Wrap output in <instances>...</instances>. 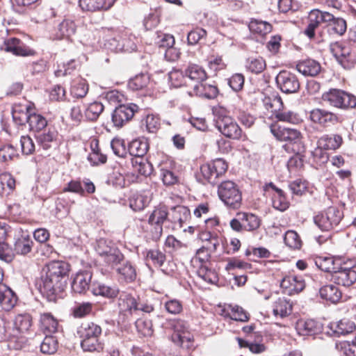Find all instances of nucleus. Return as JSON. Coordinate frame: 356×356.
Instances as JSON below:
<instances>
[{
    "label": "nucleus",
    "mask_w": 356,
    "mask_h": 356,
    "mask_svg": "<svg viewBox=\"0 0 356 356\" xmlns=\"http://www.w3.org/2000/svg\"><path fill=\"white\" fill-rule=\"evenodd\" d=\"M95 250L104 263L112 268H115L124 260V255L122 252L118 248L110 245L104 239L97 241Z\"/></svg>",
    "instance_id": "nucleus-5"
},
{
    "label": "nucleus",
    "mask_w": 356,
    "mask_h": 356,
    "mask_svg": "<svg viewBox=\"0 0 356 356\" xmlns=\"http://www.w3.org/2000/svg\"><path fill=\"white\" fill-rule=\"evenodd\" d=\"M305 146L301 132L291 128V167L300 169L304 165Z\"/></svg>",
    "instance_id": "nucleus-6"
},
{
    "label": "nucleus",
    "mask_w": 356,
    "mask_h": 356,
    "mask_svg": "<svg viewBox=\"0 0 356 356\" xmlns=\"http://www.w3.org/2000/svg\"><path fill=\"white\" fill-rule=\"evenodd\" d=\"M70 271V265L63 261H52L42 268V273L59 281H66Z\"/></svg>",
    "instance_id": "nucleus-15"
},
{
    "label": "nucleus",
    "mask_w": 356,
    "mask_h": 356,
    "mask_svg": "<svg viewBox=\"0 0 356 356\" xmlns=\"http://www.w3.org/2000/svg\"><path fill=\"white\" fill-rule=\"evenodd\" d=\"M324 149L321 145L317 146L314 150L312 152L313 161L318 165L321 166L326 163L329 159L328 154Z\"/></svg>",
    "instance_id": "nucleus-62"
},
{
    "label": "nucleus",
    "mask_w": 356,
    "mask_h": 356,
    "mask_svg": "<svg viewBox=\"0 0 356 356\" xmlns=\"http://www.w3.org/2000/svg\"><path fill=\"white\" fill-rule=\"evenodd\" d=\"M91 152L88 159L94 165L104 164L107 161V155L102 152L97 140H93L90 144Z\"/></svg>",
    "instance_id": "nucleus-36"
},
{
    "label": "nucleus",
    "mask_w": 356,
    "mask_h": 356,
    "mask_svg": "<svg viewBox=\"0 0 356 356\" xmlns=\"http://www.w3.org/2000/svg\"><path fill=\"white\" fill-rule=\"evenodd\" d=\"M169 213L165 205L156 207L148 217V224H155L159 226L163 225L168 220Z\"/></svg>",
    "instance_id": "nucleus-38"
},
{
    "label": "nucleus",
    "mask_w": 356,
    "mask_h": 356,
    "mask_svg": "<svg viewBox=\"0 0 356 356\" xmlns=\"http://www.w3.org/2000/svg\"><path fill=\"white\" fill-rule=\"evenodd\" d=\"M323 99L337 108H348L356 106V97L344 90H329L323 95Z\"/></svg>",
    "instance_id": "nucleus-11"
},
{
    "label": "nucleus",
    "mask_w": 356,
    "mask_h": 356,
    "mask_svg": "<svg viewBox=\"0 0 356 356\" xmlns=\"http://www.w3.org/2000/svg\"><path fill=\"white\" fill-rule=\"evenodd\" d=\"M206 236L204 240L208 241L207 245H204L196 252V254L191 259V266L193 268H200L204 265H207L211 258V252L216 251L219 246V240L216 237L211 236L210 233H205L202 236Z\"/></svg>",
    "instance_id": "nucleus-7"
},
{
    "label": "nucleus",
    "mask_w": 356,
    "mask_h": 356,
    "mask_svg": "<svg viewBox=\"0 0 356 356\" xmlns=\"http://www.w3.org/2000/svg\"><path fill=\"white\" fill-rule=\"evenodd\" d=\"M328 334L333 337H340L352 333L355 330V324L349 319H342L330 323L328 325Z\"/></svg>",
    "instance_id": "nucleus-22"
},
{
    "label": "nucleus",
    "mask_w": 356,
    "mask_h": 356,
    "mask_svg": "<svg viewBox=\"0 0 356 356\" xmlns=\"http://www.w3.org/2000/svg\"><path fill=\"white\" fill-rule=\"evenodd\" d=\"M249 29L251 32L264 36L271 31L272 26L266 22L255 19L250 22Z\"/></svg>",
    "instance_id": "nucleus-54"
},
{
    "label": "nucleus",
    "mask_w": 356,
    "mask_h": 356,
    "mask_svg": "<svg viewBox=\"0 0 356 356\" xmlns=\"http://www.w3.org/2000/svg\"><path fill=\"white\" fill-rule=\"evenodd\" d=\"M58 348V341L56 337L47 335L40 344V351L43 354L53 355Z\"/></svg>",
    "instance_id": "nucleus-50"
},
{
    "label": "nucleus",
    "mask_w": 356,
    "mask_h": 356,
    "mask_svg": "<svg viewBox=\"0 0 356 356\" xmlns=\"http://www.w3.org/2000/svg\"><path fill=\"white\" fill-rule=\"evenodd\" d=\"M236 217L243 222L244 231L257 230L261 225V219L255 214L248 212H238Z\"/></svg>",
    "instance_id": "nucleus-33"
},
{
    "label": "nucleus",
    "mask_w": 356,
    "mask_h": 356,
    "mask_svg": "<svg viewBox=\"0 0 356 356\" xmlns=\"http://www.w3.org/2000/svg\"><path fill=\"white\" fill-rule=\"evenodd\" d=\"M76 25L70 18H65L58 25L55 31L54 38L56 40H70L76 33Z\"/></svg>",
    "instance_id": "nucleus-23"
},
{
    "label": "nucleus",
    "mask_w": 356,
    "mask_h": 356,
    "mask_svg": "<svg viewBox=\"0 0 356 356\" xmlns=\"http://www.w3.org/2000/svg\"><path fill=\"white\" fill-rule=\"evenodd\" d=\"M34 110L35 108L31 102L24 101V102L15 103L12 108L13 121L17 125H24Z\"/></svg>",
    "instance_id": "nucleus-17"
},
{
    "label": "nucleus",
    "mask_w": 356,
    "mask_h": 356,
    "mask_svg": "<svg viewBox=\"0 0 356 356\" xmlns=\"http://www.w3.org/2000/svg\"><path fill=\"white\" fill-rule=\"evenodd\" d=\"M211 207L209 202H204L198 204L193 210V216L197 219L204 220L209 216Z\"/></svg>",
    "instance_id": "nucleus-63"
},
{
    "label": "nucleus",
    "mask_w": 356,
    "mask_h": 356,
    "mask_svg": "<svg viewBox=\"0 0 356 356\" xmlns=\"http://www.w3.org/2000/svg\"><path fill=\"white\" fill-rule=\"evenodd\" d=\"M296 69L305 76H314L321 72V67L315 60L307 59L299 62L296 65Z\"/></svg>",
    "instance_id": "nucleus-34"
},
{
    "label": "nucleus",
    "mask_w": 356,
    "mask_h": 356,
    "mask_svg": "<svg viewBox=\"0 0 356 356\" xmlns=\"http://www.w3.org/2000/svg\"><path fill=\"white\" fill-rule=\"evenodd\" d=\"M131 163L135 171L145 177L149 176L153 171L152 165L143 157L132 159Z\"/></svg>",
    "instance_id": "nucleus-48"
},
{
    "label": "nucleus",
    "mask_w": 356,
    "mask_h": 356,
    "mask_svg": "<svg viewBox=\"0 0 356 356\" xmlns=\"http://www.w3.org/2000/svg\"><path fill=\"white\" fill-rule=\"evenodd\" d=\"M321 298L332 303L338 302L341 298V292L334 284H327L322 286L319 290Z\"/></svg>",
    "instance_id": "nucleus-39"
},
{
    "label": "nucleus",
    "mask_w": 356,
    "mask_h": 356,
    "mask_svg": "<svg viewBox=\"0 0 356 356\" xmlns=\"http://www.w3.org/2000/svg\"><path fill=\"white\" fill-rule=\"evenodd\" d=\"M118 38V39L116 38L106 39L104 43L106 48L115 52H132L136 49L138 39L135 35L125 31Z\"/></svg>",
    "instance_id": "nucleus-9"
},
{
    "label": "nucleus",
    "mask_w": 356,
    "mask_h": 356,
    "mask_svg": "<svg viewBox=\"0 0 356 356\" xmlns=\"http://www.w3.org/2000/svg\"><path fill=\"white\" fill-rule=\"evenodd\" d=\"M104 111L102 103L95 102L88 105L85 111L84 116L88 121H96Z\"/></svg>",
    "instance_id": "nucleus-53"
},
{
    "label": "nucleus",
    "mask_w": 356,
    "mask_h": 356,
    "mask_svg": "<svg viewBox=\"0 0 356 356\" xmlns=\"http://www.w3.org/2000/svg\"><path fill=\"white\" fill-rule=\"evenodd\" d=\"M66 284V281H59L42 273L35 284L40 293L49 302H56L63 297Z\"/></svg>",
    "instance_id": "nucleus-4"
},
{
    "label": "nucleus",
    "mask_w": 356,
    "mask_h": 356,
    "mask_svg": "<svg viewBox=\"0 0 356 356\" xmlns=\"http://www.w3.org/2000/svg\"><path fill=\"white\" fill-rule=\"evenodd\" d=\"M332 277L335 284L349 286L356 282V270L352 264L341 262Z\"/></svg>",
    "instance_id": "nucleus-13"
},
{
    "label": "nucleus",
    "mask_w": 356,
    "mask_h": 356,
    "mask_svg": "<svg viewBox=\"0 0 356 356\" xmlns=\"http://www.w3.org/2000/svg\"><path fill=\"white\" fill-rule=\"evenodd\" d=\"M263 103L265 108L272 113L280 110L282 107L281 97L275 95L272 96L266 95L263 99Z\"/></svg>",
    "instance_id": "nucleus-58"
},
{
    "label": "nucleus",
    "mask_w": 356,
    "mask_h": 356,
    "mask_svg": "<svg viewBox=\"0 0 356 356\" xmlns=\"http://www.w3.org/2000/svg\"><path fill=\"white\" fill-rule=\"evenodd\" d=\"M118 280L122 283H131L137 277L136 266L130 261L124 260L116 268Z\"/></svg>",
    "instance_id": "nucleus-18"
},
{
    "label": "nucleus",
    "mask_w": 356,
    "mask_h": 356,
    "mask_svg": "<svg viewBox=\"0 0 356 356\" xmlns=\"http://www.w3.org/2000/svg\"><path fill=\"white\" fill-rule=\"evenodd\" d=\"M27 123L30 131L33 132L34 135L51 127L48 125L47 119L41 114L36 113L35 110L29 116Z\"/></svg>",
    "instance_id": "nucleus-32"
},
{
    "label": "nucleus",
    "mask_w": 356,
    "mask_h": 356,
    "mask_svg": "<svg viewBox=\"0 0 356 356\" xmlns=\"http://www.w3.org/2000/svg\"><path fill=\"white\" fill-rule=\"evenodd\" d=\"M295 330L300 336L314 335L321 332L322 325L313 319H300L296 323Z\"/></svg>",
    "instance_id": "nucleus-19"
},
{
    "label": "nucleus",
    "mask_w": 356,
    "mask_h": 356,
    "mask_svg": "<svg viewBox=\"0 0 356 356\" xmlns=\"http://www.w3.org/2000/svg\"><path fill=\"white\" fill-rule=\"evenodd\" d=\"M168 323L170 328L174 330L171 336L172 341L181 348H191L193 346V337L185 328L182 321L178 319H170Z\"/></svg>",
    "instance_id": "nucleus-10"
},
{
    "label": "nucleus",
    "mask_w": 356,
    "mask_h": 356,
    "mask_svg": "<svg viewBox=\"0 0 356 356\" xmlns=\"http://www.w3.org/2000/svg\"><path fill=\"white\" fill-rule=\"evenodd\" d=\"M143 124L145 125L149 133H156L160 128V118L157 115L149 114L143 120Z\"/></svg>",
    "instance_id": "nucleus-60"
},
{
    "label": "nucleus",
    "mask_w": 356,
    "mask_h": 356,
    "mask_svg": "<svg viewBox=\"0 0 356 356\" xmlns=\"http://www.w3.org/2000/svg\"><path fill=\"white\" fill-rule=\"evenodd\" d=\"M317 143L324 149L336 150L341 146L343 138L339 134H325L318 140Z\"/></svg>",
    "instance_id": "nucleus-35"
},
{
    "label": "nucleus",
    "mask_w": 356,
    "mask_h": 356,
    "mask_svg": "<svg viewBox=\"0 0 356 356\" xmlns=\"http://www.w3.org/2000/svg\"><path fill=\"white\" fill-rule=\"evenodd\" d=\"M17 298L7 286L0 284V306L5 311L11 310L16 305Z\"/></svg>",
    "instance_id": "nucleus-28"
},
{
    "label": "nucleus",
    "mask_w": 356,
    "mask_h": 356,
    "mask_svg": "<svg viewBox=\"0 0 356 356\" xmlns=\"http://www.w3.org/2000/svg\"><path fill=\"white\" fill-rule=\"evenodd\" d=\"M92 292L95 296H101L106 298H115L119 294V289L104 284L95 283L92 286Z\"/></svg>",
    "instance_id": "nucleus-42"
},
{
    "label": "nucleus",
    "mask_w": 356,
    "mask_h": 356,
    "mask_svg": "<svg viewBox=\"0 0 356 356\" xmlns=\"http://www.w3.org/2000/svg\"><path fill=\"white\" fill-rule=\"evenodd\" d=\"M228 170V163L222 159H216L200 165L195 172L197 182L203 185H216L218 179L225 175Z\"/></svg>",
    "instance_id": "nucleus-2"
},
{
    "label": "nucleus",
    "mask_w": 356,
    "mask_h": 356,
    "mask_svg": "<svg viewBox=\"0 0 356 356\" xmlns=\"http://www.w3.org/2000/svg\"><path fill=\"white\" fill-rule=\"evenodd\" d=\"M16 180L13 176L8 172L0 174V195L8 196L12 194L15 190Z\"/></svg>",
    "instance_id": "nucleus-37"
},
{
    "label": "nucleus",
    "mask_w": 356,
    "mask_h": 356,
    "mask_svg": "<svg viewBox=\"0 0 356 356\" xmlns=\"http://www.w3.org/2000/svg\"><path fill=\"white\" fill-rule=\"evenodd\" d=\"M270 131L276 138L280 141L289 139V127L280 122H275L270 126Z\"/></svg>",
    "instance_id": "nucleus-55"
},
{
    "label": "nucleus",
    "mask_w": 356,
    "mask_h": 356,
    "mask_svg": "<svg viewBox=\"0 0 356 356\" xmlns=\"http://www.w3.org/2000/svg\"><path fill=\"white\" fill-rule=\"evenodd\" d=\"M343 216V212L339 208L330 207L314 216V220L322 231H329L339 224Z\"/></svg>",
    "instance_id": "nucleus-8"
},
{
    "label": "nucleus",
    "mask_w": 356,
    "mask_h": 356,
    "mask_svg": "<svg viewBox=\"0 0 356 356\" xmlns=\"http://www.w3.org/2000/svg\"><path fill=\"white\" fill-rule=\"evenodd\" d=\"M33 246V241L29 236H21L18 238L14 244V251L20 255H26L31 252Z\"/></svg>",
    "instance_id": "nucleus-45"
},
{
    "label": "nucleus",
    "mask_w": 356,
    "mask_h": 356,
    "mask_svg": "<svg viewBox=\"0 0 356 356\" xmlns=\"http://www.w3.org/2000/svg\"><path fill=\"white\" fill-rule=\"evenodd\" d=\"M136 327L138 333L144 337H149L153 334L152 324L149 320L139 318L136 323Z\"/></svg>",
    "instance_id": "nucleus-64"
},
{
    "label": "nucleus",
    "mask_w": 356,
    "mask_h": 356,
    "mask_svg": "<svg viewBox=\"0 0 356 356\" xmlns=\"http://www.w3.org/2000/svg\"><path fill=\"white\" fill-rule=\"evenodd\" d=\"M92 277V273L87 270L77 273L72 282L73 293L85 294L90 288Z\"/></svg>",
    "instance_id": "nucleus-20"
},
{
    "label": "nucleus",
    "mask_w": 356,
    "mask_h": 356,
    "mask_svg": "<svg viewBox=\"0 0 356 356\" xmlns=\"http://www.w3.org/2000/svg\"><path fill=\"white\" fill-rule=\"evenodd\" d=\"M118 305L120 314L128 320L138 311L139 302L131 293L122 292L118 298Z\"/></svg>",
    "instance_id": "nucleus-14"
},
{
    "label": "nucleus",
    "mask_w": 356,
    "mask_h": 356,
    "mask_svg": "<svg viewBox=\"0 0 356 356\" xmlns=\"http://www.w3.org/2000/svg\"><path fill=\"white\" fill-rule=\"evenodd\" d=\"M315 265L320 270L331 273L332 275L339 268L342 260L331 255L317 256L314 259Z\"/></svg>",
    "instance_id": "nucleus-24"
},
{
    "label": "nucleus",
    "mask_w": 356,
    "mask_h": 356,
    "mask_svg": "<svg viewBox=\"0 0 356 356\" xmlns=\"http://www.w3.org/2000/svg\"><path fill=\"white\" fill-rule=\"evenodd\" d=\"M148 197L140 193H134L129 198V207L135 211L143 210L149 204Z\"/></svg>",
    "instance_id": "nucleus-51"
},
{
    "label": "nucleus",
    "mask_w": 356,
    "mask_h": 356,
    "mask_svg": "<svg viewBox=\"0 0 356 356\" xmlns=\"http://www.w3.org/2000/svg\"><path fill=\"white\" fill-rule=\"evenodd\" d=\"M81 347L84 352L100 353L104 349V343L101 341V336H97L81 339Z\"/></svg>",
    "instance_id": "nucleus-43"
},
{
    "label": "nucleus",
    "mask_w": 356,
    "mask_h": 356,
    "mask_svg": "<svg viewBox=\"0 0 356 356\" xmlns=\"http://www.w3.org/2000/svg\"><path fill=\"white\" fill-rule=\"evenodd\" d=\"M102 327L93 321L82 323L77 329V334L81 339L102 336Z\"/></svg>",
    "instance_id": "nucleus-27"
},
{
    "label": "nucleus",
    "mask_w": 356,
    "mask_h": 356,
    "mask_svg": "<svg viewBox=\"0 0 356 356\" xmlns=\"http://www.w3.org/2000/svg\"><path fill=\"white\" fill-rule=\"evenodd\" d=\"M149 77L147 74H139L129 79V89H144L148 86Z\"/></svg>",
    "instance_id": "nucleus-56"
},
{
    "label": "nucleus",
    "mask_w": 356,
    "mask_h": 356,
    "mask_svg": "<svg viewBox=\"0 0 356 356\" xmlns=\"http://www.w3.org/2000/svg\"><path fill=\"white\" fill-rule=\"evenodd\" d=\"M217 193L224 204L232 209H238L242 205V191L237 184L231 180L222 181L218 185Z\"/></svg>",
    "instance_id": "nucleus-3"
},
{
    "label": "nucleus",
    "mask_w": 356,
    "mask_h": 356,
    "mask_svg": "<svg viewBox=\"0 0 356 356\" xmlns=\"http://www.w3.org/2000/svg\"><path fill=\"white\" fill-rule=\"evenodd\" d=\"M332 18L325 26L327 31L337 35H343L347 29L346 20L341 17H335L333 15Z\"/></svg>",
    "instance_id": "nucleus-47"
},
{
    "label": "nucleus",
    "mask_w": 356,
    "mask_h": 356,
    "mask_svg": "<svg viewBox=\"0 0 356 356\" xmlns=\"http://www.w3.org/2000/svg\"><path fill=\"white\" fill-rule=\"evenodd\" d=\"M166 260V255L160 249L148 250L145 255L147 265H152L155 268L161 267Z\"/></svg>",
    "instance_id": "nucleus-40"
},
{
    "label": "nucleus",
    "mask_w": 356,
    "mask_h": 356,
    "mask_svg": "<svg viewBox=\"0 0 356 356\" xmlns=\"http://www.w3.org/2000/svg\"><path fill=\"white\" fill-rule=\"evenodd\" d=\"M58 131L50 127L34 135L39 149L49 151L58 145Z\"/></svg>",
    "instance_id": "nucleus-16"
},
{
    "label": "nucleus",
    "mask_w": 356,
    "mask_h": 356,
    "mask_svg": "<svg viewBox=\"0 0 356 356\" xmlns=\"http://www.w3.org/2000/svg\"><path fill=\"white\" fill-rule=\"evenodd\" d=\"M79 6L82 10L95 12L101 10H108L111 7L106 0H79Z\"/></svg>",
    "instance_id": "nucleus-44"
},
{
    "label": "nucleus",
    "mask_w": 356,
    "mask_h": 356,
    "mask_svg": "<svg viewBox=\"0 0 356 356\" xmlns=\"http://www.w3.org/2000/svg\"><path fill=\"white\" fill-rule=\"evenodd\" d=\"M33 326V317L29 313L19 314L14 319L15 328L21 333L28 332Z\"/></svg>",
    "instance_id": "nucleus-41"
},
{
    "label": "nucleus",
    "mask_w": 356,
    "mask_h": 356,
    "mask_svg": "<svg viewBox=\"0 0 356 356\" xmlns=\"http://www.w3.org/2000/svg\"><path fill=\"white\" fill-rule=\"evenodd\" d=\"M212 111L215 117L216 126L223 136L234 140H248L246 134L235 120L229 115L228 111L225 108L215 106Z\"/></svg>",
    "instance_id": "nucleus-1"
},
{
    "label": "nucleus",
    "mask_w": 356,
    "mask_h": 356,
    "mask_svg": "<svg viewBox=\"0 0 356 356\" xmlns=\"http://www.w3.org/2000/svg\"><path fill=\"white\" fill-rule=\"evenodd\" d=\"M93 304L90 302H83L75 305L72 310V315L76 318H83L91 314Z\"/></svg>",
    "instance_id": "nucleus-49"
},
{
    "label": "nucleus",
    "mask_w": 356,
    "mask_h": 356,
    "mask_svg": "<svg viewBox=\"0 0 356 356\" xmlns=\"http://www.w3.org/2000/svg\"><path fill=\"white\" fill-rule=\"evenodd\" d=\"M332 19V14L318 9L311 10L308 16L309 22H312L317 28L321 24L327 25V22H330Z\"/></svg>",
    "instance_id": "nucleus-46"
},
{
    "label": "nucleus",
    "mask_w": 356,
    "mask_h": 356,
    "mask_svg": "<svg viewBox=\"0 0 356 356\" xmlns=\"http://www.w3.org/2000/svg\"><path fill=\"white\" fill-rule=\"evenodd\" d=\"M245 67L251 72L259 74L265 69L266 63L265 60L261 57H250L247 59Z\"/></svg>",
    "instance_id": "nucleus-57"
},
{
    "label": "nucleus",
    "mask_w": 356,
    "mask_h": 356,
    "mask_svg": "<svg viewBox=\"0 0 356 356\" xmlns=\"http://www.w3.org/2000/svg\"><path fill=\"white\" fill-rule=\"evenodd\" d=\"M149 148L148 139L146 138H138L133 140L128 146V151L135 158L143 157Z\"/></svg>",
    "instance_id": "nucleus-30"
},
{
    "label": "nucleus",
    "mask_w": 356,
    "mask_h": 356,
    "mask_svg": "<svg viewBox=\"0 0 356 356\" xmlns=\"http://www.w3.org/2000/svg\"><path fill=\"white\" fill-rule=\"evenodd\" d=\"M186 74L192 80L200 82L201 87L206 89L207 87L217 89V86L210 83H202L207 79V74L204 69L195 64L190 65L186 70Z\"/></svg>",
    "instance_id": "nucleus-26"
},
{
    "label": "nucleus",
    "mask_w": 356,
    "mask_h": 356,
    "mask_svg": "<svg viewBox=\"0 0 356 356\" xmlns=\"http://www.w3.org/2000/svg\"><path fill=\"white\" fill-rule=\"evenodd\" d=\"M193 270L200 278L209 284H214L218 280L217 273L215 270L209 268L207 265L200 266V268H193Z\"/></svg>",
    "instance_id": "nucleus-52"
},
{
    "label": "nucleus",
    "mask_w": 356,
    "mask_h": 356,
    "mask_svg": "<svg viewBox=\"0 0 356 356\" xmlns=\"http://www.w3.org/2000/svg\"><path fill=\"white\" fill-rule=\"evenodd\" d=\"M164 308L168 313L177 315L183 312V304L176 298L169 299L164 302Z\"/></svg>",
    "instance_id": "nucleus-61"
},
{
    "label": "nucleus",
    "mask_w": 356,
    "mask_h": 356,
    "mask_svg": "<svg viewBox=\"0 0 356 356\" xmlns=\"http://www.w3.org/2000/svg\"><path fill=\"white\" fill-rule=\"evenodd\" d=\"M4 49L15 56H26L33 54V51L29 49L20 40L15 38H10L4 42Z\"/></svg>",
    "instance_id": "nucleus-25"
},
{
    "label": "nucleus",
    "mask_w": 356,
    "mask_h": 356,
    "mask_svg": "<svg viewBox=\"0 0 356 356\" xmlns=\"http://www.w3.org/2000/svg\"><path fill=\"white\" fill-rule=\"evenodd\" d=\"M311 120L316 123L323 126L334 124L338 122L337 116L331 113L321 109H314L310 113Z\"/></svg>",
    "instance_id": "nucleus-29"
},
{
    "label": "nucleus",
    "mask_w": 356,
    "mask_h": 356,
    "mask_svg": "<svg viewBox=\"0 0 356 356\" xmlns=\"http://www.w3.org/2000/svg\"><path fill=\"white\" fill-rule=\"evenodd\" d=\"M38 326L44 333H56L58 330L59 321L58 318L49 312L40 313Z\"/></svg>",
    "instance_id": "nucleus-21"
},
{
    "label": "nucleus",
    "mask_w": 356,
    "mask_h": 356,
    "mask_svg": "<svg viewBox=\"0 0 356 356\" xmlns=\"http://www.w3.org/2000/svg\"><path fill=\"white\" fill-rule=\"evenodd\" d=\"M170 216V220L172 224L182 227L184 224L190 218L191 211L187 207L178 205L172 208Z\"/></svg>",
    "instance_id": "nucleus-31"
},
{
    "label": "nucleus",
    "mask_w": 356,
    "mask_h": 356,
    "mask_svg": "<svg viewBox=\"0 0 356 356\" xmlns=\"http://www.w3.org/2000/svg\"><path fill=\"white\" fill-rule=\"evenodd\" d=\"M138 111L139 107L136 104H120L112 113V122L115 127L121 128L129 122Z\"/></svg>",
    "instance_id": "nucleus-12"
},
{
    "label": "nucleus",
    "mask_w": 356,
    "mask_h": 356,
    "mask_svg": "<svg viewBox=\"0 0 356 356\" xmlns=\"http://www.w3.org/2000/svg\"><path fill=\"white\" fill-rule=\"evenodd\" d=\"M149 228L145 232L147 241H159L163 235V227L155 224H149Z\"/></svg>",
    "instance_id": "nucleus-59"
}]
</instances>
